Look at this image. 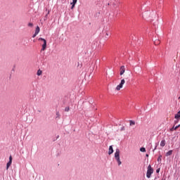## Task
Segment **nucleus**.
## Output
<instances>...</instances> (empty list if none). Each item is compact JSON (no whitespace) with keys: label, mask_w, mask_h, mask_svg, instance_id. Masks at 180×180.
I'll list each match as a JSON object with an SVG mask.
<instances>
[{"label":"nucleus","mask_w":180,"mask_h":180,"mask_svg":"<svg viewBox=\"0 0 180 180\" xmlns=\"http://www.w3.org/2000/svg\"><path fill=\"white\" fill-rule=\"evenodd\" d=\"M115 159L116 160L118 165H122V161H120V150L119 148L115 150Z\"/></svg>","instance_id":"nucleus-1"},{"label":"nucleus","mask_w":180,"mask_h":180,"mask_svg":"<svg viewBox=\"0 0 180 180\" xmlns=\"http://www.w3.org/2000/svg\"><path fill=\"white\" fill-rule=\"evenodd\" d=\"M39 41H42V48L41 49V51H44L46 49H47V41L44 38H39Z\"/></svg>","instance_id":"nucleus-2"},{"label":"nucleus","mask_w":180,"mask_h":180,"mask_svg":"<svg viewBox=\"0 0 180 180\" xmlns=\"http://www.w3.org/2000/svg\"><path fill=\"white\" fill-rule=\"evenodd\" d=\"M154 172V169L151 167V165L148 166V170L146 173V178H151V174Z\"/></svg>","instance_id":"nucleus-3"},{"label":"nucleus","mask_w":180,"mask_h":180,"mask_svg":"<svg viewBox=\"0 0 180 180\" xmlns=\"http://www.w3.org/2000/svg\"><path fill=\"white\" fill-rule=\"evenodd\" d=\"M126 81H124V79H122L121 80V82L120 83L119 85L117 86L116 89L117 91H120V89H122V88H123V85H124Z\"/></svg>","instance_id":"nucleus-4"},{"label":"nucleus","mask_w":180,"mask_h":180,"mask_svg":"<svg viewBox=\"0 0 180 180\" xmlns=\"http://www.w3.org/2000/svg\"><path fill=\"white\" fill-rule=\"evenodd\" d=\"M11 165H12V156L9 157V161L6 164V169H9V167H11Z\"/></svg>","instance_id":"nucleus-5"},{"label":"nucleus","mask_w":180,"mask_h":180,"mask_svg":"<svg viewBox=\"0 0 180 180\" xmlns=\"http://www.w3.org/2000/svg\"><path fill=\"white\" fill-rule=\"evenodd\" d=\"M112 154H113V146H110L108 149V155H110Z\"/></svg>","instance_id":"nucleus-6"},{"label":"nucleus","mask_w":180,"mask_h":180,"mask_svg":"<svg viewBox=\"0 0 180 180\" xmlns=\"http://www.w3.org/2000/svg\"><path fill=\"white\" fill-rule=\"evenodd\" d=\"M124 71H125V68H124V65L121 66L120 68V75H123V74H124Z\"/></svg>","instance_id":"nucleus-7"},{"label":"nucleus","mask_w":180,"mask_h":180,"mask_svg":"<svg viewBox=\"0 0 180 180\" xmlns=\"http://www.w3.org/2000/svg\"><path fill=\"white\" fill-rule=\"evenodd\" d=\"M35 33L36 34H39V33H40V27L39 26H37Z\"/></svg>","instance_id":"nucleus-8"},{"label":"nucleus","mask_w":180,"mask_h":180,"mask_svg":"<svg viewBox=\"0 0 180 180\" xmlns=\"http://www.w3.org/2000/svg\"><path fill=\"white\" fill-rule=\"evenodd\" d=\"M169 155H172V150H170L166 153V157H169Z\"/></svg>","instance_id":"nucleus-9"},{"label":"nucleus","mask_w":180,"mask_h":180,"mask_svg":"<svg viewBox=\"0 0 180 180\" xmlns=\"http://www.w3.org/2000/svg\"><path fill=\"white\" fill-rule=\"evenodd\" d=\"M165 144H166L165 140L161 141V142H160L161 147H165Z\"/></svg>","instance_id":"nucleus-10"},{"label":"nucleus","mask_w":180,"mask_h":180,"mask_svg":"<svg viewBox=\"0 0 180 180\" xmlns=\"http://www.w3.org/2000/svg\"><path fill=\"white\" fill-rule=\"evenodd\" d=\"M41 74H43V72L41 70H38L37 72V75H38V77H40Z\"/></svg>","instance_id":"nucleus-11"},{"label":"nucleus","mask_w":180,"mask_h":180,"mask_svg":"<svg viewBox=\"0 0 180 180\" xmlns=\"http://www.w3.org/2000/svg\"><path fill=\"white\" fill-rule=\"evenodd\" d=\"M129 124H130V126H133V125L136 124V122L133 120H130L129 121Z\"/></svg>","instance_id":"nucleus-12"},{"label":"nucleus","mask_w":180,"mask_h":180,"mask_svg":"<svg viewBox=\"0 0 180 180\" xmlns=\"http://www.w3.org/2000/svg\"><path fill=\"white\" fill-rule=\"evenodd\" d=\"M154 44H155V46L160 44V40H158V39L155 40Z\"/></svg>","instance_id":"nucleus-13"},{"label":"nucleus","mask_w":180,"mask_h":180,"mask_svg":"<svg viewBox=\"0 0 180 180\" xmlns=\"http://www.w3.org/2000/svg\"><path fill=\"white\" fill-rule=\"evenodd\" d=\"M140 151H141V153H146V148H144V147L141 148H140Z\"/></svg>","instance_id":"nucleus-14"},{"label":"nucleus","mask_w":180,"mask_h":180,"mask_svg":"<svg viewBox=\"0 0 180 180\" xmlns=\"http://www.w3.org/2000/svg\"><path fill=\"white\" fill-rule=\"evenodd\" d=\"M77 2V0H72V2L70 3V5H76Z\"/></svg>","instance_id":"nucleus-15"},{"label":"nucleus","mask_w":180,"mask_h":180,"mask_svg":"<svg viewBox=\"0 0 180 180\" xmlns=\"http://www.w3.org/2000/svg\"><path fill=\"white\" fill-rule=\"evenodd\" d=\"M65 112H70V107H66L65 108Z\"/></svg>","instance_id":"nucleus-16"},{"label":"nucleus","mask_w":180,"mask_h":180,"mask_svg":"<svg viewBox=\"0 0 180 180\" xmlns=\"http://www.w3.org/2000/svg\"><path fill=\"white\" fill-rule=\"evenodd\" d=\"M157 147H158V143H155V148H154L153 150V152L157 150Z\"/></svg>","instance_id":"nucleus-17"},{"label":"nucleus","mask_w":180,"mask_h":180,"mask_svg":"<svg viewBox=\"0 0 180 180\" xmlns=\"http://www.w3.org/2000/svg\"><path fill=\"white\" fill-rule=\"evenodd\" d=\"M28 26L29 27H33V23L29 22Z\"/></svg>","instance_id":"nucleus-18"},{"label":"nucleus","mask_w":180,"mask_h":180,"mask_svg":"<svg viewBox=\"0 0 180 180\" xmlns=\"http://www.w3.org/2000/svg\"><path fill=\"white\" fill-rule=\"evenodd\" d=\"M148 13H150V12L148 11L144 13V14L143 15V18H144V16H146V15H148Z\"/></svg>","instance_id":"nucleus-19"},{"label":"nucleus","mask_w":180,"mask_h":180,"mask_svg":"<svg viewBox=\"0 0 180 180\" xmlns=\"http://www.w3.org/2000/svg\"><path fill=\"white\" fill-rule=\"evenodd\" d=\"M38 34H36V32H34V34L32 35V37L34 38L36 37V35H37Z\"/></svg>","instance_id":"nucleus-20"},{"label":"nucleus","mask_w":180,"mask_h":180,"mask_svg":"<svg viewBox=\"0 0 180 180\" xmlns=\"http://www.w3.org/2000/svg\"><path fill=\"white\" fill-rule=\"evenodd\" d=\"M75 6V5L72 4L71 9H74Z\"/></svg>","instance_id":"nucleus-21"},{"label":"nucleus","mask_w":180,"mask_h":180,"mask_svg":"<svg viewBox=\"0 0 180 180\" xmlns=\"http://www.w3.org/2000/svg\"><path fill=\"white\" fill-rule=\"evenodd\" d=\"M161 155L160 156H159V158H158V161H161Z\"/></svg>","instance_id":"nucleus-22"},{"label":"nucleus","mask_w":180,"mask_h":180,"mask_svg":"<svg viewBox=\"0 0 180 180\" xmlns=\"http://www.w3.org/2000/svg\"><path fill=\"white\" fill-rule=\"evenodd\" d=\"M179 127V125L176 126V127H174V130H176V129H178Z\"/></svg>","instance_id":"nucleus-23"},{"label":"nucleus","mask_w":180,"mask_h":180,"mask_svg":"<svg viewBox=\"0 0 180 180\" xmlns=\"http://www.w3.org/2000/svg\"><path fill=\"white\" fill-rule=\"evenodd\" d=\"M156 172H157V174H158V173L160 172V169H158L156 170Z\"/></svg>","instance_id":"nucleus-24"},{"label":"nucleus","mask_w":180,"mask_h":180,"mask_svg":"<svg viewBox=\"0 0 180 180\" xmlns=\"http://www.w3.org/2000/svg\"><path fill=\"white\" fill-rule=\"evenodd\" d=\"M160 180H167V179H165V177H162Z\"/></svg>","instance_id":"nucleus-25"},{"label":"nucleus","mask_w":180,"mask_h":180,"mask_svg":"<svg viewBox=\"0 0 180 180\" xmlns=\"http://www.w3.org/2000/svg\"><path fill=\"white\" fill-rule=\"evenodd\" d=\"M121 130H124V127H122V128L121 129Z\"/></svg>","instance_id":"nucleus-26"},{"label":"nucleus","mask_w":180,"mask_h":180,"mask_svg":"<svg viewBox=\"0 0 180 180\" xmlns=\"http://www.w3.org/2000/svg\"><path fill=\"white\" fill-rule=\"evenodd\" d=\"M146 157H148V154H146Z\"/></svg>","instance_id":"nucleus-27"},{"label":"nucleus","mask_w":180,"mask_h":180,"mask_svg":"<svg viewBox=\"0 0 180 180\" xmlns=\"http://www.w3.org/2000/svg\"><path fill=\"white\" fill-rule=\"evenodd\" d=\"M106 35H107V36H109V34H108V33L106 34Z\"/></svg>","instance_id":"nucleus-28"},{"label":"nucleus","mask_w":180,"mask_h":180,"mask_svg":"<svg viewBox=\"0 0 180 180\" xmlns=\"http://www.w3.org/2000/svg\"><path fill=\"white\" fill-rule=\"evenodd\" d=\"M57 115H58V112H57V114H56Z\"/></svg>","instance_id":"nucleus-29"}]
</instances>
